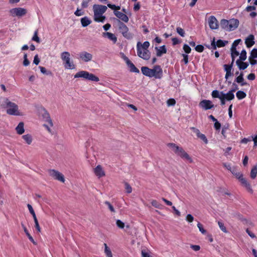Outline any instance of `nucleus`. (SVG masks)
<instances>
[{"instance_id":"obj_3","label":"nucleus","mask_w":257,"mask_h":257,"mask_svg":"<svg viewBox=\"0 0 257 257\" xmlns=\"http://www.w3.org/2000/svg\"><path fill=\"white\" fill-rule=\"evenodd\" d=\"M6 105L7 113L12 115H20L19 112V107L15 103L10 101L8 98H6L5 101Z\"/></svg>"},{"instance_id":"obj_27","label":"nucleus","mask_w":257,"mask_h":257,"mask_svg":"<svg viewBox=\"0 0 257 257\" xmlns=\"http://www.w3.org/2000/svg\"><path fill=\"white\" fill-rule=\"evenodd\" d=\"M141 71L142 73L148 77H152L151 69L146 66H143L141 68Z\"/></svg>"},{"instance_id":"obj_61","label":"nucleus","mask_w":257,"mask_h":257,"mask_svg":"<svg viewBox=\"0 0 257 257\" xmlns=\"http://www.w3.org/2000/svg\"><path fill=\"white\" fill-rule=\"evenodd\" d=\"M186 219L189 222H192L194 220V217L191 214H189L186 216Z\"/></svg>"},{"instance_id":"obj_30","label":"nucleus","mask_w":257,"mask_h":257,"mask_svg":"<svg viewBox=\"0 0 257 257\" xmlns=\"http://www.w3.org/2000/svg\"><path fill=\"white\" fill-rule=\"evenodd\" d=\"M22 226L24 229V232H25L26 234L29 238V240L34 244H36V241L34 240L33 237L31 235V234L28 232V230H27L26 227L25 226V225L23 223H22Z\"/></svg>"},{"instance_id":"obj_47","label":"nucleus","mask_w":257,"mask_h":257,"mask_svg":"<svg viewBox=\"0 0 257 257\" xmlns=\"http://www.w3.org/2000/svg\"><path fill=\"white\" fill-rule=\"evenodd\" d=\"M176 31L177 33L180 35L181 37H184L185 36V32L184 30L180 28V27H177L176 28Z\"/></svg>"},{"instance_id":"obj_62","label":"nucleus","mask_w":257,"mask_h":257,"mask_svg":"<svg viewBox=\"0 0 257 257\" xmlns=\"http://www.w3.org/2000/svg\"><path fill=\"white\" fill-rule=\"evenodd\" d=\"M214 126L216 130H219L221 127V124L217 120L216 121H215Z\"/></svg>"},{"instance_id":"obj_44","label":"nucleus","mask_w":257,"mask_h":257,"mask_svg":"<svg viewBox=\"0 0 257 257\" xmlns=\"http://www.w3.org/2000/svg\"><path fill=\"white\" fill-rule=\"evenodd\" d=\"M231 57H236L239 55V52L236 50V48H231Z\"/></svg>"},{"instance_id":"obj_41","label":"nucleus","mask_w":257,"mask_h":257,"mask_svg":"<svg viewBox=\"0 0 257 257\" xmlns=\"http://www.w3.org/2000/svg\"><path fill=\"white\" fill-rule=\"evenodd\" d=\"M256 58H257V49L254 48L251 51L249 59L250 60L251 59H255Z\"/></svg>"},{"instance_id":"obj_55","label":"nucleus","mask_w":257,"mask_h":257,"mask_svg":"<svg viewBox=\"0 0 257 257\" xmlns=\"http://www.w3.org/2000/svg\"><path fill=\"white\" fill-rule=\"evenodd\" d=\"M195 49L198 52H202L204 50V47L202 45H198L195 47Z\"/></svg>"},{"instance_id":"obj_26","label":"nucleus","mask_w":257,"mask_h":257,"mask_svg":"<svg viewBox=\"0 0 257 257\" xmlns=\"http://www.w3.org/2000/svg\"><path fill=\"white\" fill-rule=\"evenodd\" d=\"M236 64L237 65L239 70H244L248 66V64L246 62H243V61L240 60H237L236 61Z\"/></svg>"},{"instance_id":"obj_64","label":"nucleus","mask_w":257,"mask_h":257,"mask_svg":"<svg viewBox=\"0 0 257 257\" xmlns=\"http://www.w3.org/2000/svg\"><path fill=\"white\" fill-rule=\"evenodd\" d=\"M190 247L194 251H198L200 249V246L198 245H191Z\"/></svg>"},{"instance_id":"obj_58","label":"nucleus","mask_w":257,"mask_h":257,"mask_svg":"<svg viewBox=\"0 0 257 257\" xmlns=\"http://www.w3.org/2000/svg\"><path fill=\"white\" fill-rule=\"evenodd\" d=\"M223 166L224 167H225L228 170L230 171L231 172H232V170L235 168V167H232L231 166V165L229 164L224 163Z\"/></svg>"},{"instance_id":"obj_42","label":"nucleus","mask_w":257,"mask_h":257,"mask_svg":"<svg viewBox=\"0 0 257 257\" xmlns=\"http://www.w3.org/2000/svg\"><path fill=\"white\" fill-rule=\"evenodd\" d=\"M246 59V52L245 50H242L240 53V55L239 56V59L238 60H240L241 61H244Z\"/></svg>"},{"instance_id":"obj_12","label":"nucleus","mask_w":257,"mask_h":257,"mask_svg":"<svg viewBox=\"0 0 257 257\" xmlns=\"http://www.w3.org/2000/svg\"><path fill=\"white\" fill-rule=\"evenodd\" d=\"M235 91V89H232L229 90L226 93H224L223 91H218L219 95L223 97L224 99L227 101H230L234 98V95L233 92Z\"/></svg>"},{"instance_id":"obj_21","label":"nucleus","mask_w":257,"mask_h":257,"mask_svg":"<svg viewBox=\"0 0 257 257\" xmlns=\"http://www.w3.org/2000/svg\"><path fill=\"white\" fill-rule=\"evenodd\" d=\"M178 156L181 157L182 159H186L189 161L190 163H192L193 162L192 159L189 156V155L184 151V150L182 148V149L179 152V154L177 155Z\"/></svg>"},{"instance_id":"obj_36","label":"nucleus","mask_w":257,"mask_h":257,"mask_svg":"<svg viewBox=\"0 0 257 257\" xmlns=\"http://www.w3.org/2000/svg\"><path fill=\"white\" fill-rule=\"evenodd\" d=\"M61 58L64 62L70 59V54L68 52H63L61 54Z\"/></svg>"},{"instance_id":"obj_28","label":"nucleus","mask_w":257,"mask_h":257,"mask_svg":"<svg viewBox=\"0 0 257 257\" xmlns=\"http://www.w3.org/2000/svg\"><path fill=\"white\" fill-rule=\"evenodd\" d=\"M168 146L171 148L176 155H178L179 152L182 149V147H180L174 143H169L168 144Z\"/></svg>"},{"instance_id":"obj_23","label":"nucleus","mask_w":257,"mask_h":257,"mask_svg":"<svg viewBox=\"0 0 257 257\" xmlns=\"http://www.w3.org/2000/svg\"><path fill=\"white\" fill-rule=\"evenodd\" d=\"M157 51L156 55L158 57H161L163 54L167 53V49L165 45H163L160 47H155Z\"/></svg>"},{"instance_id":"obj_25","label":"nucleus","mask_w":257,"mask_h":257,"mask_svg":"<svg viewBox=\"0 0 257 257\" xmlns=\"http://www.w3.org/2000/svg\"><path fill=\"white\" fill-rule=\"evenodd\" d=\"M94 173L95 175L99 178L103 177L105 175L104 172L102 170V168L100 165H98L96 166V167L94 169Z\"/></svg>"},{"instance_id":"obj_37","label":"nucleus","mask_w":257,"mask_h":257,"mask_svg":"<svg viewBox=\"0 0 257 257\" xmlns=\"http://www.w3.org/2000/svg\"><path fill=\"white\" fill-rule=\"evenodd\" d=\"M257 175V165L254 166L250 171V177L252 179H254Z\"/></svg>"},{"instance_id":"obj_59","label":"nucleus","mask_w":257,"mask_h":257,"mask_svg":"<svg viewBox=\"0 0 257 257\" xmlns=\"http://www.w3.org/2000/svg\"><path fill=\"white\" fill-rule=\"evenodd\" d=\"M241 42V39H237L235 40L232 44L231 48H236V46L239 44V43Z\"/></svg>"},{"instance_id":"obj_63","label":"nucleus","mask_w":257,"mask_h":257,"mask_svg":"<svg viewBox=\"0 0 257 257\" xmlns=\"http://www.w3.org/2000/svg\"><path fill=\"white\" fill-rule=\"evenodd\" d=\"M33 63L36 65H38L40 63V59L39 58L38 55L37 54L35 56L34 58Z\"/></svg>"},{"instance_id":"obj_50","label":"nucleus","mask_w":257,"mask_h":257,"mask_svg":"<svg viewBox=\"0 0 257 257\" xmlns=\"http://www.w3.org/2000/svg\"><path fill=\"white\" fill-rule=\"evenodd\" d=\"M116 225L119 228L122 229L124 227V223L120 220L117 219L116 221Z\"/></svg>"},{"instance_id":"obj_51","label":"nucleus","mask_w":257,"mask_h":257,"mask_svg":"<svg viewBox=\"0 0 257 257\" xmlns=\"http://www.w3.org/2000/svg\"><path fill=\"white\" fill-rule=\"evenodd\" d=\"M183 49L184 51L185 52V53H186V54H189L191 52V49L189 47V46H188L187 44L184 45Z\"/></svg>"},{"instance_id":"obj_29","label":"nucleus","mask_w":257,"mask_h":257,"mask_svg":"<svg viewBox=\"0 0 257 257\" xmlns=\"http://www.w3.org/2000/svg\"><path fill=\"white\" fill-rule=\"evenodd\" d=\"M16 130L18 134L22 135L25 132L24 122H20L16 127Z\"/></svg>"},{"instance_id":"obj_35","label":"nucleus","mask_w":257,"mask_h":257,"mask_svg":"<svg viewBox=\"0 0 257 257\" xmlns=\"http://www.w3.org/2000/svg\"><path fill=\"white\" fill-rule=\"evenodd\" d=\"M22 138L28 145L31 144V143L32 142L33 138L31 135H30V134L25 135L22 136Z\"/></svg>"},{"instance_id":"obj_57","label":"nucleus","mask_w":257,"mask_h":257,"mask_svg":"<svg viewBox=\"0 0 257 257\" xmlns=\"http://www.w3.org/2000/svg\"><path fill=\"white\" fill-rule=\"evenodd\" d=\"M90 0H83L81 4V6L83 8H86L88 6V3Z\"/></svg>"},{"instance_id":"obj_1","label":"nucleus","mask_w":257,"mask_h":257,"mask_svg":"<svg viewBox=\"0 0 257 257\" xmlns=\"http://www.w3.org/2000/svg\"><path fill=\"white\" fill-rule=\"evenodd\" d=\"M150 43L145 41L143 44L138 42L137 44V51L138 56L145 60H148L151 57V52L148 50Z\"/></svg>"},{"instance_id":"obj_8","label":"nucleus","mask_w":257,"mask_h":257,"mask_svg":"<svg viewBox=\"0 0 257 257\" xmlns=\"http://www.w3.org/2000/svg\"><path fill=\"white\" fill-rule=\"evenodd\" d=\"M151 70L152 77H154L156 79H161L162 77L163 70L160 66L155 65Z\"/></svg>"},{"instance_id":"obj_49","label":"nucleus","mask_w":257,"mask_h":257,"mask_svg":"<svg viewBox=\"0 0 257 257\" xmlns=\"http://www.w3.org/2000/svg\"><path fill=\"white\" fill-rule=\"evenodd\" d=\"M167 105L170 106H174L176 104V101L174 98H170L167 101Z\"/></svg>"},{"instance_id":"obj_46","label":"nucleus","mask_w":257,"mask_h":257,"mask_svg":"<svg viewBox=\"0 0 257 257\" xmlns=\"http://www.w3.org/2000/svg\"><path fill=\"white\" fill-rule=\"evenodd\" d=\"M152 205L157 208L160 209L161 208V205L156 200H153L151 202Z\"/></svg>"},{"instance_id":"obj_48","label":"nucleus","mask_w":257,"mask_h":257,"mask_svg":"<svg viewBox=\"0 0 257 257\" xmlns=\"http://www.w3.org/2000/svg\"><path fill=\"white\" fill-rule=\"evenodd\" d=\"M125 189L127 193H131L132 192V187L129 185L128 183L125 182L124 183Z\"/></svg>"},{"instance_id":"obj_13","label":"nucleus","mask_w":257,"mask_h":257,"mask_svg":"<svg viewBox=\"0 0 257 257\" xmlns=\"http://www.w3.org/2000/svg\"><path fill=\"white\" fill-rule=\"evenodd\" d=\"M208 24L210 28L212 30H215L218 28V21L213 16H211L209 18Z\"/></svg>"},{"instance_id":"obj_11","label":"nucleus","mask_w":257,"mask_h":257,"mask_svg":"<svg viewBox=\"0 0 257 257\" xmlns=\"http://www.w3.org/2000/svg\"><path fill=\"white\" fill-rule=\"evenodd\" d=\"M199 106L205 110H208L214 107V105L211 100L203 99L199 102Z\"/></svg>"},{"instance_id":"obj_9","label":"nucleus","mask_w":257,"mask_h":257,"mask_svg":"<svg viewBox=\"0 0 257 257\" xmlns=\"http://www.w3.org/2000/svg\"><path fill=\"white\" fill-rule=\"evenodd\" d=\"M235 57H231L232 61L231 63L230 64H224L223 65V68L224 69V71L226 72V74L225 75V78L226 80H227L229 77L231 76L232 75V73L231 72L232 67L233 65V63L234 62Z\"/></svg>"},{"instance_id":"obj_19","label":"nucleus","mask_w":257,"mask_h":257,"mask_svg":"<svg viewBox=\"0 0 257 257\" xmlns=\"http://www.w3.org/2000/svg\"><path fill=\"white\" fill-rule=\"evenodd\" d=\"M42 116L43 118L45 119V120L48 122L51 127L53 126V124L52 120L50 117V115L49 112L45 108L43 109Z\"/></svg>"},{"instance_id":"obj_22","label":"nucleus","mask_w":257,"mask_h":257,"mask_svg":"<svg viewBox=\"0 0 257 257\" xmlns=\"http://www.w3.org/2000/svg\"><path fill=\"white\" fill-rule=\"evenodd\" d=\"M102 36L104 37H107L108 39L112 41L113 44L116 43L117 41V37L114 34L110 32H104L102 33Z\"/></svg>"},{"instance_id":"obj_6","label":"nucleus","mask_w":257,"mask_h":257,"mask_svg":"<svg viewBox=\"0 0 257 257\" xmlns=\"http://www.w3.org/2000/svg\"><path fill=\"white\" fill-rule=\"evenodd\" d=\"M118 22V27L120 33L122 36L127 39H131L133 38V35L128 32V28L120 20H117Z\"/></svg>"},{"instance_id":"obj_5","label":"nucleus","mask_w":257,"mask_h":257,"mask_svg":"<svg viewBox=\"0 0 257 257\" xmlns=\"http://www.w3.org/2000/svg\"><path fill=\"white\" fill-rule=\"evenodd\" d=\"M74 78H82L85 80L94 82L99 81V79L97 76L86 71H80L76 73L74 75Z\"/></svg>"},{"instance_id":"obj_10","label":"nucleus","mask_w":257,"mask_h":257,"mask_svg":"<svg viewBox=\"0 0 257 257\" xmlns=\"http://www.w3.org/2000/svg\"><path fill=\"white\" fill-rule=\"evenodd\" d=\"M50 176L53 177L54 179L60 181L62 182H64L65 179L62 174L55 170H49L48 171Z\"/></svg>"},{"instance_id":"obj_56","label":"nucleus","mask_w":257,"mask_h":257,"mask_svg":"<svg viewBox=\"0 0 257 257\" xmlns=\"http://www.w3.org/2000/svg\"><path fill=\"white\" fill-rule=\"evenodd\" d=\"M182 56L183 57L182 61H183L185 64H187L188 63V56L186 54H182Z\"/></svg>"},{"instance_id":"obj_38","label":"nucleus","mask_w":257,"mask_h":257,"mask_svg":"<svg viewBox=\"0 0 257 257\" xmlns=\"http://www.w3.org/2000/svg\"><path fill=\"white\" fill-rule=\"evenodd\" d=\"M104 253L107 257H112L111 251L110 248L108 247L106 243H104Z\"/></svg>"},{"instance_id":"obj_54","label":"nucleus","mask_w":257,"mask_h":257,"mask_svg":"<svg viewBox=\"0 0 257 257\" xmlns=\"http://www.w3.org/2000/svg\"><path fill=\"white\" fill-rule=\"evenodd\" d=\"M104 204L108 206V208L110 210V211H111L112 212H115V209H114V207L108 201H105Z\"/></svg>"},{"instance_id":"obj_40","label":"nucleus","mask_w":257,"mask_h":257,"mask_svg":"<svg viewBox=\"0 0 257 257\" xmlns=\"http://www.w3.org/2000/svg\"><path fill=\"white\" fill-rule=\"evenodd\" d=\"M38 31L37 30L35 31L34 36H33L32 38V40L34 41H36L37 43H40V39L39 37L38 36Z\"/></svg>"},{"instance_id":"obj_24","label":"nucleus","mask_w":257,"mask_h":257,"mask_svg":"<svg viewBox=\"0 0 257 257\" xmlns=\"http://www.w3.org/2000/svg\"><path fill=\"white\" fill-rule=\"evenodd\" d=\"M235 81L240 84L241 86H244L247 84V83L244 81V79L243 78V73L241 72L239 76H238L235 80Z\"/></svg>"},{"instance_id":"obj_33","label":"nucleus","mask_w":257,"mask_h":257,"mask_svg":"<svg viewBox=\"0 0 257 257\" xmlns=\"http://www.w3.org/2000/svg\"><path fill=\"white\" fill-rule=\"evenodd\" d=\"M91 21L88 19L87 17H84L81 19V23L83 27H86L90 24Z\"/></svg>"},{"instance_id":"obj_7","label":"nucleus","mask_w":257,"mask_h":257,"mask_svg":"<svg viewBox=\"0 0 257 257\" xmlns=\"http://www.w3.org/2000/svg\"><path fill=\"white\" fill-rule=\"evenodd\" d=\"M9 13L12 17H21L26 15L27 10L23 8H16L11 9Z\"/></svg>"},{"instance_id":"obj_20","label":"nucleus","mask_w":257,"mask_h":257,"mask_svg":"<svg viewBox=\"0 0 257 257\" xmlns=\"http://www.w3.org/2000/svg\"><path fill=\"white\" fill-rule=\"evenodd\" d=\"M254 37L253 35H249L245 39V43L247 47H252L255 43Z\"/></svg>"},{"instance_id":"obj_43","label":"nucleus","mask_w":257,"mask_h":257,"mask_svg":"<svg viewBox=\"0 0 257 257\" xmlns=\"http://www.w3.org/2000/svg\"><path fill=\"white\" fill-rule=\"evenodd\" d=\"M39 68L40 69L41 72L44 74H46L47 75H50L52 74V73L50 71H47L46 69L42 66H39Z\"/></svg>"},{"instance_id":"obj_32","label":"nucleus","mask_w":257,"mask_h":257,"mask_svg":"<svg viewBox=\"0 0 257 257\" xmlns=\"http://www.w3.org/2000/svg\"><path fill=\"white\" fill-rule=\"evenodd\" d=\"M127 66L130 68L131 72L137 73H139L140 72L139 70L135 66V65L131 61H128Z\"/></svg>"},{"instance_id":"obj_14","label":"nucleus","mask_w":257,"mask_h":257,"mask_svg":"<svg viewBox=\"0 0 257 257\" xmlns=\"http://www.w3.org/2000/svg\"><path fill=\"white\" fill-rule=\"evenodd\" d=\"M80 58L85 62L91 61L92 59V55L86 51H83L79 54Z\"/></svg>"},{"instance_id":"obj_34","label":"nucleus","mask_w":257,"mask_h":257,"mask_svg":"<svg viewBox=\"0 0 257 257\" xmlns=\"http://www.w3.org/2000/svg\"><path fill=\"white\" fill-rule=\"evenodd\" d=\"M220 26L222 29L229 31V20H222L220 22Z\"/></svg>"},{"instance_id":"obj_52","label":"nucleus","mask_w":257,"mask_h":257,"mask_svg":"<svg viewBox=\"0 0 257 257\" xmlns=\"http://www.w3.org/2000/svg\"><path fill=\"white\" fill-rule=\"evenodd\" d=\"M197 137L202 140L205 144H207L208 143V140L205 135L201 133Z\"/></svg>"},{"instance_id":"obj_39","label":"nucleus","mask_w":257,"mask_h":257,"mask_svg":"<svg viewBox=\"0 0 257 257\" xmlns=\"http://www.w3.org/2000/svg\"><path fill=\"white\" fill-rule=\"evenodd\" d=\"M236 96L238 99L240 100L244 98L246 94L244 91L238 90L236 93Z\"/></svg>"},{"instance_id":"obj_53","label":"nucleus","mask_w":257,"mask_h":257,"mask_svg":"<svg viewBox=\"0 0 257 257\" xmlns=\"http://www.w3.org/2000/svg\"><path fill=\"white\" fill-rule=\"evenodd\" d=\"M197 227L199 228V231L203 234L206 233V231L203 228V225L199 222L197 223Z\"/></svg>"},{"instance_id":"obj_45","label":"nucleus","mask_w":257,"mask_h":257,"mask_svg":"<svg viewBox=\"0 0 257 257\" xmlns=\"http://www.w3.org/2000/svg\"><path fill=\"white\" fill-rule=\"evenodd\" d=\"M218 224L219 225V227L220 229L224 232L226 233L227 232V230H226V228L225 226H224L223 222L221 221H218Z\"/></svg>"},{"instance_id":"obj_31","label":"nucleus","mask_w":257,"mask_h":257,"mask_svg":"<svg viewBox=\"0 0 257 257\" xmlns=\"http://www.w3.org/2000/svg\"><path fill=\"white\" fill-rule=\"evenodd\" d=\"M64 65L65 68L67 69H73L75 68L73 62L70 61V59L64 62Z\"/></svg>"},{"instance_id":"obj_17","label":"nucleus","mask_w":257,"mask_h":257,"mask_svg":"<svg viewBox=\"0 0 257 257\" xmlns=\"http://www.w3.org/2000/svg\"><path fill=\"white\" fill-rule=\"evenodd\" d=\"M239 25V21L237 19H232L229 20V31L235 29Z\"/></svg>"},{"instance_id":"obj_16","label":"nucleus","mask_w":257,"mask_h":257,"mask_svg":"<svg viewBox=\"0 0 257 257\" xmlns=\"http://www.w3.org/2000/svg\"><path fill=\"white\" fill-rule=\"evenodd\" d=\"M226 42L221 40H218L217 42H215V39L213 38L211 41V46L213 49L215 50L216 49V47H222L225 45Z\"/></svg>"},{"instance_id":"obj_18","label":"nucleus","mask_w":257,"mask_h":257,"mask_svg":"<svg viewBox=\"0 0 257 257\" xmlns=\"http://www.w3.org/2000/svg\"><path fill=\"white\" fill-rule=\"evenodd\" d=\"M211 96L214 98H219L220 100V104L221 105H225L226 100H225L223 97H221L220 95H219L218 90H213L211 93Z\"/></svg>"},{"instance_id":"obj_15","label":"nucleus","mask_w":257,"mask_h":257,"mask_svg":"<svg viewBox=\"0 0 257 257\" xmlns=\"http://www.w3.org/2000/svg\"><path fill=\"white\" fill-rule=\"evenodd\" d=\"M114 15L122 21L127 23L128 22V17L124 13L117 11H114Z\"/></svg>"},{"instance_id":"obj_60","label":"nucleus","mask_w":257,"mask_h":257,"mask_svg":"<svg viewBox=\"0 0 257 257\" xmlns=\"http://www.w3.org/2000/svg\"><path fill=\"white\" fill-rule=\"evenodd\" d=\"M141 253L142 257H151L149 253L145 249L142 250Z\"/></svg>"},{"instance_id":"obj_4","label":"nucleus","mask_w":257,"mask_h":257,"mask_svg":"<svg viewBox=\"0 0 257 257\" xmlns=\"http://www.w3.org/2000/svg\"><path fill=\"white\" fill-rule=\"evenodd\" d=\"M231 173L239 180L241 184L245 187L249 192H252V189L250 184L243 177L242 174L237 171L236 167H235L232 170Z\"/></svg>"},{"instance_id":"obj_2","label":"nucleus","mask_w":257,"mask_h":257,"mask_svg":"<svg viewBox=\"0 0 257 257\" xmlns=\"http://www.w3.org/2000/svg\"><path fill=\"white\" fill-rule=\"evenodd\" d=\"M94 11V20L97 22L103 23L105 19V17L103 14L106 12L107 7L100 5H94L93 6Z\"/></svg>"}]
</instances>
